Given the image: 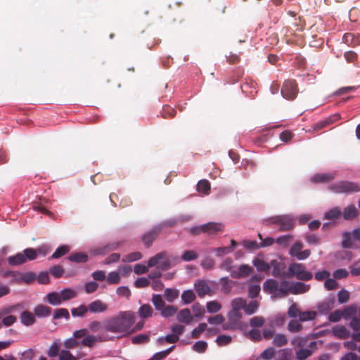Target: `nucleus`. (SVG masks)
Returning a JSON list of instances; mask_svg holds the SVG:
<instances>
[{
	"mask_svg": "<svg viewBox=\"0 0 360 360\" xmlns=\"http://www.w3.org/2000/svg\"><path fill=\"white\" fill-rule=\"evenodd\" d=\"M207 342L202 340L198 341L193 345V349L198 353H203L207 349Z\"/></svg>",
	"mask_w": 360,
	"mask_h": 360,
	"instance_id": "obj_51",
	"label": "nucleus"
},
{
	"mask_svg": "<svg viewBox=\"0 0 360 360\" xmlns=\"http://www.w3.org/2000/svg\"><path fill=\"white\" fill-rule=\"evenodd\" d=\"M161 310V315L165 318L172 316L176 312V309L173 306L163 307Z\"/></svg>",
	"mask_w": 360,
	"mask_h": 360,
	"instance_id": "obj_45",
	"label": "nucleus"
},
{
	"mask_svg": "<svg viewBox=\"0 0 360 360\" xmlns=\"http://www.w3.org/2000/svg\"><path fill=\"white\" fill-rule=\"evenodd\" d=\"M232 310L229 314V320L236 325L237 321L243 316V314L248 313L246 301L242 298H236L231 302Z\"/></svg>",
	"mask_w": 360,
	"mask_h": 360,
	"instance_id": "obj_3",
	"label": "nucleus"
},
{
	"mask_svg": "<svg viewBox=\"0 0 360 360\" xmlns=\"http://www.w3.org/2000/svg\"><path fill=\"white\" fill-rule=\"evenodd\" d=\"M135 313L132 311H120L116 316L103 321V330L124 337L134 333L133 325Z\"/></svg>",
	"mask_w": 360,
	"mask_h": 360,
	"instance_id": "obj_1",
	"label": "nucleus"
},
{
	"mask_svg": "<svg viewBox=\"0 0 360 360\" xmlns=\"http://www.w3.org/2000/svg\"><path fill=\"white\" fill-rule=\"evenodd\" d=\"M270 268L273 269L272 275L276 277H285L286 271H285V266L283 263L279 262L276 260H272L269 264Z\"/></svg>",
	"mask_w": 360,
	"mask_h": 360,
	"instance_id": "obj_8",
	"label": "nucleus"
},
{
	"mask_svg": "<svg viewBox=\"0 0 360 360\" xmlns=\"http://www.w3.org/2000/svg\"><path fill=\"white\" fill-rule=\"evenodd\" d=\"M213 286L214 283L210 281L198 280L194 283L195 290L200 297L210 295L212 292Z\"/></svg>",
	"mask_w": 360,
	"mask_h": 360,
	"instance_id": "obj_6",
	"label": "nucleus"
},
{
	"mask_svg": "<svg viewBox=\"0 0 360 360\" xmlns=\"http://www.w3.org/2000/svg\"><path fill=\"white\" fill-rule=\"evenodd\" d=\"M87 259V255L82 252L73 253L68 257V259L74 262H85Z\"/></svg>",
	"mask_w": 360,
	"mask_h": 360,
	"instance_id": "obj_33",
	"label": "nucleus"
},
{
	"mask_svg": "<svg viewBox=\"0 0 360 360\" xmlns=\"http://www.w3.org/2000/svg\"><path fill=\"white\" fill-rule=\"evenodd\" d=\"M46 297L49 303L54 306L60 305L63 302L60 292H54L49 293Z\"/></svg>",
	"mask_w": 360,
	"mask_h": 360,
	"instance_id": "obj_24",
	"label": "nucleus"
},
{
	"mask_svg": "<svg viewBox=\"0 0 360 360\" xmlns=\"http://www.w3.org/2000/svg\"><path fill=\"white\" fill-rule=\"evenodd\" d=\"M139 315L142 319H146L152 316L153 309L149 304H143L139 309Z\"/></svg>",
	"mask_w": 360,
	"mask_h": 360,
	"instance_id": "obj_22",
	"label": "nucleus"
},
{
	"mask_svg": "<svg viewBox=\"0 0 360 360\" xmlns=\"http://www.w3.org/2000/svg\"><path fill=\"white\" fill-rule=\"evenodd\" d=\"M274 241V240L273 238H266V239L262 240V242H261V243L259 245H258L257 243V242H255V241L249 242V249H257L260 247L269 246L273 244Z\"/></svg>",
	"mask_w": 360,
	"mask_h": 360,
	"instance_id": "obj_31",
	"label": "nucleus"
},
{
	"mask_svg": "<svg viewBox=\"0 0 360 360\" xmlns=\"http://www.w3.org/2000/svg\"><path fill=\"white\" fill-rule=\"evenodd\" d=\"M236 244V241L232 240L231 246L213 248L211 251L215 252L217 256L221 257L233 252Z\"/></svg>",
	"mask_w": 360,
	"mask_h": 360,
	"instance_id": "obj_17",
	"label": "nucleus"
},
{
	"mask_svg": "<svg viewBox=\"0 0 360 360\" xmlns=\"http://www.w3.org/2000/svg\"><path fill=\"white\" fill-rule=\"evenodd\" d=\"M349 298V294L345 290H340L338 294V302L341 304L347 302Z\"/></svg>",
	"mask_w": 360,
	"mask_h": 360,
	"instance_id": "obj_63",
	"label": "nucleus"
},
{
	"mask_svg": "<svg viewBox=\"0 0 360 360\" xmlns=\"http://www.w3.org/2000/svg\"><path fill=\"white\" fill-rule=\"evenodd\" d=\"M350 269L351 274L352 276H360V260L354 262L351 266Z\"/></svg>",
	"mask_w": 360,
	"mask_h": 360,
	"instance_id": "obj_64",
	"label": "nucleus"
},
{
	"mask_svg": "<svg viewBox=\"0 0 360 360\" xmlns=\"http://www.w3.org/2000/svg\"><path fill=\"white\" fill-rule=\"evenodd\" d=\"M198 258V254L193 250H186L181 255V259L184 262L195 260Z\"/></svg>",
	"mask_w": 360,
	"mask_h": 360,
	"instance_id": "obj_38",
	"label": "nucleus"
},
{
	"mask_svg": "<svg viewBox=\"0 0 360 360\" xmlns=\"http://www.w3.org/2000/svg\"><path fill=\"white\" fill-rule=\"evenodd\" d=\"M214 265V261L210 257H206L201 262V266L205 269H212Z\"/></svg>",
	"mask_w": 360,
	"mask_h": 360,
	"instance_id": "obj_57",
	"label": "nucleus"
},
{
	"mask_svg": "<svg viewBox=\"0 0 360 360\" xmlns=\"http://www.w3.org/2000/svg\"><path fill=\"white\" fill-rule=\"evenodd\" d=\"M312 352L309 349H300L295 353L296 357L298 360H305L307 358L310 356Z\"/></svg>",
	"mask_w": 360,
	"mask_h": 360,
	"instance_id": "obj_50",
	"label": "nucleus"
},
{
	"mask_svg": "<svg viewBox=\"0 0 360 360\" xmlns=\"http://www.w3.org/2000/svg\"><path fill=\"white\" fill-rule=\"evenodd\" d=\"M195 297V294L192 290H185L181 294V300L186 304L193 302Z\"/></svg>",
	"mask_w": 360,
	"mask_h": 360,
	"instance_id": "obj_28",
	"label": "nucleus"
},
{
	"mask_svg": "<svg viewBox=\"0 0 360 360\" xmlns=\"http://www.w3.org/2000/svg\"><path fill=\"white\" fill-rule=\"evenodd\" d=\"M358 210L354 205L347 207L343 211V217L347 220H350L356 217Z\"/></svg>",
	"mask_w": 360,
	"mask_h": 360,
	"instance_id": "obj_23",
	"label": "nucleus"
},
{
	"mask_svg": "<svg viewBox=\"0 0 360 360\" xmlns=\"http://www.w3.org/2000/svg\"><path fill=\"white\" fill-rule=\"evenodd\" d=\"M220 281L221 283V290L225 293L229 292L232 288V281L227 278H222Z\"/></svg>",
	"mask_w": 360,
	"mask_h": 360,
	"instance_id": "obj_53",
	"label": "nucleus"
},
{
	"mask_svg": "<svg viewBox=\"0 0 360 360\" xmlns=\"http://www.w3.org/2000/svg\"><path fill=\"white\" fill-rule=\"evenodd\" d=\"M264 319L262 316H254L249 321V324L251 326L261 327L264 323Z\"/></svg>",
	"mask_w": 360,
	"mask_h": 360,
	"instance_id": "obj_54",
	"label": "nucleus"
},
{
	"mask_svg": "<svg viewBox=\"0 0 360 360\" xmlns=\"http://www.w3.org/2000/svg\"><path fill=\"white\" fill-rule=\"evenodd\" d=\"M60 360H77V358L72 355L68 350L63 349L59 354Z\"/></svg>",
	"mask_w": 360,
	"mask_h": 360,
	"instance_id": "obj_55",
	"label": "nucleus"
},
{
	"mask_svg": "<svg viewBox=\"0 0 360 360\" xmlns=\"http://www.w3.org/2000/svg\"><path fill=\"white\" fill-rule=\"evenodd\" d=\"M142 258V254L139 252H134L125 255L122 257L123 262H132L139 260Z\"/></svg>",
	"mask_w": 360,
	"mask_h": 360,
	"instance_id": "obj_34",
	"label": "nucleus"
},
{
	"mask_svg": "<svg viewBox=\"0 0 360 360\" xmlns=\"http://www.w3.org/2000/svg\"><path fill=\"white\" fill-rule=\"evenodd\" d=\"M164 296L167 301L172 302L179 297V290L176 289L167 288L165 290Z\"/></svg>",
	"mask_w": 360,
	"mask_h": 360,
	"instance_id": "obj_27",
	"label": "nucleus"
},
{
	"mask_svg": "<svg viewBox=\"0 0 360 360\" xmlns=\"http://www.w3.org/2000/svg\"><path fill=\"white\" fill-rule=\"evenodd\" d=\"M307 338L297 336L291 340V344L295 347H302L307 345Z\"/></svg>",
	"mask_w": 360,
	"mask_h": 360,
	"instance_id": "obj_48",
	"label": "nucleus"
},
{
	"mask_svg": "<svg viewBox=\"0 0 360 360\" xmlns=\"http://www.w3.org/2000/svg\"><path fill=\"white\" fill-rule=\"evenodd\" d=\"M89 311L91 313H103L108 309V305L100 300H96L88 305Z\"/></svg>",
	"mask_w": 360,
	"mask_h": 360,
	"instance_id": "obj_10",
	"label": "nucleus"
},
{
	"mask_svg": "<svg viewBox=\"0 0 360 360\" xmlns=\"http://www.w3.org/2000/svg\"><path fill=\"white\" fill-rule=\"evenodd\" d=\"M63 317L65 318L66 319L69 318L68 311L64 308L56 309L54 312L53 318L55 319H58Z\"/></svg>",
	"mask_w": 360,
	"mask_h": 360,
	"instance_id": "obj_56",
	"label": "nucleus"
},
{
	"mask_svg": "<svg viewBox=\"0 0 360 360\" xmlns=\"http://www.w3.org/2000/svg\"><path fill=\"white\" fill-rule=\"evenodd\" d=\"M98 288V284L95 281H90L85 284L84 285V290L85 292L88 294L92 293Z\"/></svg>",
	"mask_w": 360,
	"mask_h": 360,
	"instance_id": "obj_58",
	"label": "nucleus"
},
{
	"mask_svg": "<svg viewBox=\"0 0 360 360\" xmlns=\"http://www.w3.org/2000/svg\"><path fill=\"white\" fill-rule=\"evenodd\" d=\"M177 319L182 323H190L193 319L190 310L188 309L181 310L177 314Z\"/></svg>",
	"mask_w": 360,
	"mask_h": 360,
	"instance_id": "obj_21",
	"label": "nucleus"
},
{
	"mask_svg": "<svg viewBox=\"0 0 360 360\" xmlns=\"http://www.w3.org/2000/svg\"><path fill=\"white\" fill-rule=\"evenodd\" d=\"M301 313V310L299 308V306L297 303L292 302V304L290 306L288 310V315L290 318H296L300 316V314Z\"/></svg>",
	"mask_w": 360,
	"mask_h": 360,
	"instance_id": "obj_39",
	"label": "nucleus"
},
{
	"mask_svg": "<svg viewBox=\"0 0 360 360\" xmlns=\"http://www.w3.org/2000/svg\"><path fill=\"white\" fill-rule=\"evenodd\" d=\"M210 189V183L206 180H200L197 185L198 191L202 194L207 195L209 193Z\"/></svg>",
	"mask_w": 360,
	"mask_h": 360,
	"instance_id": "obj_36",
	"label": "nucleus"
},
{
	"mask_svg": "<svg viewBox=\"0 0 360 360\" xmlns=\"http://www.w3.org/2000/svg\"><path fill=\"white\" fill-rule=\"evenodd\" d=\"M89 310L88 307L81 304L77 308H73L71 310L72 315L73 316H83Z\"/></svg>",
	"mask_w": 360,
	"mask_h": 360,
	"instance_id": "obj_43",
	"label": "nucleus"
},
{
	"mask_svg": "<svg viewBox=\"0 0 360 360\" xmlns=\"http://www.w3.org/2000/svg\"><path fill=\"white\" fill-rule=\"evenodd\" d=\"M252 262L259 271H266L270 269V265L262 259L256 258Z\"/></svg>",
	"mask_w": 360,
	"mask_h": 360,
	"instance_id": "obj_32",
	"label": "nucleus"
},
{
	"mask_svg": "<svg viewBox=\"0 0 360 360\" xmlns=\"http://www.w3.org/2000/svg\"><path fill=\"white\" fill-rule=\"evenodd\" d=\"M335 178V175L331 173L317 174L311 178L314 182L326 183L332 181Z\"/></svg>",
	"mask_w": 360,
	"mask_h": 360,
	"instance_id": "obj_19",
	"label": "nucleus"
},
{
	"mask_svg": "<svg viewBox=\"0 0 360 360\" xmlns=\"http://www.w3.org/2000/svg\"><path fill=\"white\" fill-rule=\"evenodd\" d=\"M34 312L37 317L43 318L50 315L51 309L43 304H39L34 307Z\"/></svg>",
	"mask_w": 360,
	"mask_h": 360,
	"instance_id": "obj_20",
	"label": "nucleus"
},
{
	"mask_svg": "<svg viewBox=\"0 0 360 360\" xmlns=\"http://www.w3.org/2000/svg\"><path fill=\"white\" fill-rule=\"evenodd\" d=\"M200 229H203V233L211 235L221 231L223 229V225L219 223L210 222L202 224Z\"/></svg>",
	"mask_w": 360,
	"mask_h": 360,
	"instance_id": "obj_11",
	"label": "nucleus"
},
{
	"mask_svg": "<svg viewBox=\"0 0 360 360\" xmlns=\"http://www.w3.org/2000/svg\"><path fill=\"white\" fill-rule=\"evenodd\" d=\"M276 360H291V354L288 350L281 349L277 353Z\"/></svg>",
	"mask_w": 360,
	"mask_h": 360,
	"instance_id": "obj_59",
	"label": "nucleus"
},
{
	"mask_svg": "<svg viewBox=\"0 0 360 360\" xmlns=\"http://www.w3.org/2000/svg\"><path fill=\"white\" fill-rule=\"evenodd\" d=\"M70 251V248L68 245H61L58 247L54 253L52 255L51 258H59L65 255Z\"/></svg>",
	"mask_w": 360,
	"mask_h": 360,
	"instance_id": "obj_49",
	"label": "nucleus"
},
{
	"mask_svg": "<svg viewBox=\"0 0 360 360\" xmlns=\"http://www.w3.org/2000/svg\"><path fill=\"white\" fill-rule=\"evenodd\" d=\"M8 260L11 265H19L26 262V257L23 252H20L15 256L10 257Z\"/></svg>",
	"mask_w": 360,
	"mask_h": 360,
	"instance_id": "obj_25",
	"label": "nucleus"
},
{
	"mask_svg": "<svg viewBox=\"0 0 360 360\" xmlns=\"http://www.w3.org/2000/svg\"><path fill=\"white\" fill-rule=\"evenodd\" d=\"M206 323H200L197 328L192 331V337L193 338H198L200 335L206 329Z\"/></svg>",
	"mask_w": 360,
	"mask_h": 360,
	"instance_id": "obj_62",
	"label": "nucleus"
},
{
	"mask_svg": "<svg viewBox=\"0 0 360 360\" xmlns=\"http://www.w3.org/2000/svg\"><path fill=\"white\" fill-rule=\"evenodd\" d=\"M231 276L236 278L245 277L248 275V266L245 264L234 266L231 271Z\"/></svg>",
	"mask_w": 360,
	"mask_h": 360,
	"instance_id": "obj_15",
	"label": "nucleus"
},
{
	"mask_svg": "<svg viewBox=\"0 0 360 360\" xmlns=\"http://www.w3.org/2000/svg\"><path fill=\"white\" fill-rule=\"evenodd\" d=\"M107 282L108 284H117L120 282V275L118 271H111L107 276Z\"/></svg>",
	"mask_w": 360,
	"mask_h": 360,
	"instance_id": "obj_41",
	"label": "nucleus"
},
{
	"mask_svg": "<svg viewBox=\"0 0 360 360\" xmlns=\"http://www.w3.org/2000/svg\"><path fill=\"white\" fill-rule=\"evenodd\" d=\"M332 333L340 339H346L351 336L349 331L343 326H337L333 328Z\"/></svg>",
	"mask_w": 360,
	"mask_h": 360,
	"instance_id": "obj_14",
	"label": "nucleus"
},
{
	"mask_svg": "<svg viewBox=\"0 0 360 360\" xmlns=\"http://www.w3.org/2000/svg\"><path fill=\"white\" fill-rule=\"evenodd\" d=\"M207 310L210 313H216L221 310V306L217 301H210L206 304Z\"/></svg>",
	"mask_w": 360,
	"mask_h": 360,
	"instance_id": "obj_44",
	"label": "nucleus"
},
{
	"mask_svg": "<svg viewBox=\"0 0 360 360\" xmlns=\"http://www.w3.org/2000/svg\"><path fill=\"white\" fill-rule=\"evenodd\" d=\"M274 222L280 224L281 229L283 231L292 229L294 224L292 217L288 215L276 217L274 219Z\"/></svg>",
	"mask_w": 360,
	"mask_h": 360,
	"instance_id": "obj_9",
	"label": "nucleus"
},
{
	"mask_svg": "<svg viewBox=\"0 0 360 360\" xmlns=\"http://www.w3.org/2000/svg\"><path fill=\"white\" fill-rule=\"evenodd\" d=\"M343 240L342 245L345 248H352L353 247L352 235L351 233L345 232L342 235Z\"/></svg>",
	"mask_w": 360,
	"mask_h": 360,
	"instance_id": "obj_40",
	"label": "nucleus"
},
{
	"mask_svg": "<svg viewBox=\"0 0 360 360\" xmlns=\"http://www.w3.org/2000/svg\"><path fill=\"white\" fill-rule=\"evenodd\" d=\"M157 231L152 230L143 236V241L146 246H149L155 238Z\"/></svg>",
	"mask_w": 360,
	"mask_h": 360,
	"instance_id": "obj_46",
	"label": "nucleus"
},
{
	"mask_svg": "<svg viewBox=\"0 0 360 360\" xmlns=\"http://www.w3.org/2000/svg\"><path fill=\"white\" fill-rule=\"evenodd\" d=\"M152 302L157 310L162 309L165 306V302L160 295L153 294L152 297Z\"/></svg>",
	"mask_w": 360,
	"mask_h": 360,
	"instance_id": "obj_47",
	"label": "nucleus"
},
{
	"mask_svg": "<svg viewBox=\"0 0 360 360\" xmlns=\"http://www.w3.org/2000/svg\"><path fill=\"white\" fill-rule=\"evenodd\" d=\"M60 296L63 302H65L75 298L77 296V292L72 289L66 288L60 292Z\"/></svg>",
	"mask_w": 360,
	"mask_h": 360,
	"instance_id": "obj_30",
	"label": "nucleus"
},
{
	"mask_svg": "<svg viewBox=\"0 0 360 360\" xmlns=\"http://www.w3.org/2000/svg\"><path fill=\"white\" fill-rule=\"evenodd\" d=\"M291 285L292 283H290L288 281H282L278 285L277 296L282 297L286 296L289 293H291Z\"/></svg>",
	"mask_w": 360,
	"mask_h": 360,
	"instance_id": "obj_13",
	"label": "nucleus"
},
{
	"mask_svg": "<svg viewBox=\"0 0 360 360\" xmlns=\"http://www.w3.org/2000/svg\"><path fill=\"white\" fill-rule=\"evenodd\" d=\"M341 214V210L338 207H334L325 213L324 218L327 219H338Z\"/></svg>",
	"mask_w": 360,
	"mask_h": 360,
	"instance_id": "obj_42",
	"label": "nucleus"
},
{
	"mask_svg": "<svg viewBox=\"0 0 360 360\" xmlns=\"http://www.w3.org/2000/svg\"><path fill=\"white\" fill-rule=\"evenodd\" d=\"M329 189L335 193H353L360 191L357 184L349 181H340L334 184L329 187Z\"/></svg>",
	"mask_w": 360,
	"mask_h": 360,
	"instance_id": "obj_5",
	"label": "nucleus"
},
{
	"mask_svg": "<svg viewBox=\"0 0 360 360\" xmlns=\"http://www.w3.org/2000/svg\"><path fill=\"white\" fill-rule=\"evenodd\" d=\"M303 328L299 320L292 319L288 324V330L292 333H299Z\"/></svg>",
	"mask_w": 360,
	"mask_h": 360,
	"instance_id": "obj_26",
	"label": "nucleus"
},
{
	"mask_svg": "<svg viewBox=\"0 0 360 360\" xmlns=\"http://www.w3.org/2000/svg\"><path fill=\"white\" fill-rule=\"evenodd\" d=\"M303 245L301 242H296L290 249L289 253L291 256L297 257L298 253L302 251Z\"/></svg>",
	"mask_w": 360,
	"mask_h": 360,
	"instance_id": "obj_52",
	"label": "nucleus"
},
{
	"mask_svg": "<svg viewBox=\"0 0 360 360\" xmlns=\"http://www.w3.org/2000/svg\"><path fill=\"white\" fill-rule=\"evenodd\" d=\"M288 343L287 337L282 333H278L274 335L273 338V345L276 347H283Z\"/></svg>",
	"mask_w": 360,
	"mask_h": 360,
	"instance_id": "obj_29",
	"label": "nucleus"
},
{
	"mask_svg": "<svg viewBox=\"0 0 360 360\" xmlns=\"http://www.w3.org/2000/svg\"><path fill=\"white\" fill-rule=\"evenodd\" d=\"M89 328L92 332H98L102 328L103 329V323L102 324L98 321H93L89 324Z\"/></svg>",
	"mask_w": 360,
	"mask_h": 360,
	"instance_id": "obj_61",
	"label": "nucleus"
},
{
	"mask_svg": "<svg viewBox=\"0 0 360 360\" xmlns=\"http://www.w3.org/2000/svg\"><path fill=\"white\" fill-rule=\"evenodd\" d=\"M20 319L21 323L26 326H32L36 321L34 315L28 311H23L21 314Z\"/></svg>",
	"mask_w": 360,
	"mask_h": 360,
	"instance_id": "obj_16",
	"label": "nucleus"
},
{
	"mask_svg": "<svg viewBox=\"0 0 360 360\" xmlns=\"http://www.w3.org/2000/svg\"><path fill=\"white\" fill-rule=\"evenodd\" d=\"M24 255L26 257V262L27 260H34L37 258V255L35 249L27 248L23 251Z\"/></svg>",
	"mask_w": 360,
	"mask_h": 360,
	"instance_id": "obj_60",
	"label": "nucleus"
},
{
	"mask_svg": "<svg viewBox=\"0 0 360 360\" xmlns=\"http://www.w3.org/2000/svg\"><path fill=\"white\" fill-rule=\"evenodd\" d=\"M310 288V285L301 282L292 283L291 293L297 295L307 292Z\"/></svg>",
	"mask_w": 360,
	"mask_h": 360,
	"instance_id": "obj_12",
	"label": "nucleus"
},
{
	"mask_svg": "<svg viewBox=\"0 0 360 360\" xmlns=\"http://www.w3.org/2000/svg\"><path fill=\"white\" fill-rule=\"evenodd\" d=\"M148 266L150 268L155 267L161 271L169 269L171 264L167 252H162L150 257L148 260Z\"/></svg>",
	"mask_w": 360,
	"mask_h": 360,
	"instance_id": "obj_4",
	"label": "nucleus"
},
{
	"mask_svg": "<svg viewBox=\"0 0 360 360\" xmlns=\"http://www.w3.org/2000/svg\"><path fill=\"white\" fill-rule=\"evenodd\" d=\"M285 276L286 278L295 277L302 281H309L312 278L313 275L307 270L304 264L295 262L289 265Z\"/></svg>",
	"mask_w": 360,
	"mask_h": 360,
	"instance_id": "obj_2",
	"label": "nucleus"
},
{
	"mask_svg": "<svg viewBox=\"0 0 360 360\" xmlns=\"http://www.w3.org/2000/svg\"><path fill=\"white\" fill-rule=\"evenodd\" d=\"M264 290L270 293H276L278 289V283L274 279H268L264 283Z\"/></svg>",
	"mask_w": 360,
	"mask_h": 360,
	"instance_id": "obj_18",
	"label": "nucleus"
},
{
	"mask_svg": "<svg viewBox=\"0 0 360 360\" xmlns=\"http://www.w3.org/2000/svg\"><path fill=\"white\" fill-rule=\"evenodd\" d=\"M316 312L314 311H301L299 316L300 322L311 321L315 319Z\"/></svg>",
	"mask_w": 360,
	"mask_h": 360,
	"instance_id": "obj_35",
	"label": "nucleus"
},
{
	"mask_svg": "<svg viewBox=\"0 0 360 360\" xmlns=\"http://www.w3.org/2000/svg\"><path fill=\"white\" fill-rule=\"evenodd\" d=\"M60 347V345L59 341L58 340L54 341L50 346V347L47 352V354L50 357L56 356L57 355H58L60 354V352H59Z\"/></svg>",
	"mask_w": 360,
	"mask_h": 360,
	"instance_id": "obj_37",
	"label": "nucleus"
},
{
	"mask_svg": "<svg viewBox=\"0 0 360 360\" xmlns=\"http://www.w3.org/2000/svg\"><path fill=\"white\" fill-rule=\"evenodd\" d=\"M283 96L286 99H294L297 94V85L292 80H287L284 82L281 89Z\"/></svg>",
	"mask_w": 360,
	"mask_h": 360,
	"instance_id": "obj_7",
	"label": "nucleus"
}]
</instances>
